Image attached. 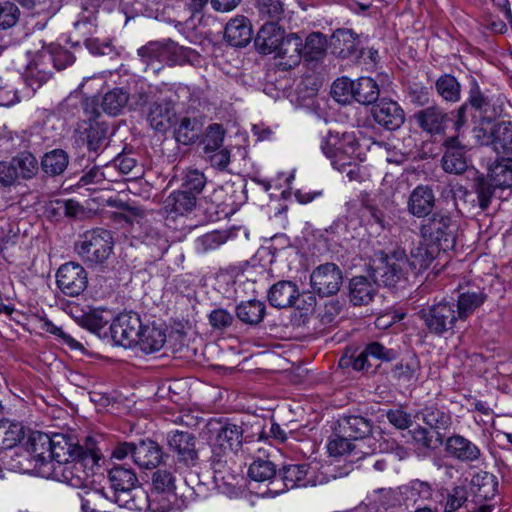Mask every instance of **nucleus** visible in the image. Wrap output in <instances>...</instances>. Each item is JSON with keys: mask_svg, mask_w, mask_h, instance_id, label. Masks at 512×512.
Masks as SVG:
<instances>
[{"mask_svg": "<svg viewBox=\"0 0 512 512\" xmlns=\"http://www.w3.org/2000/svg\"><path fill=\"white\" fill-rule=\"evenodd\" d=\"M224 130L219 124L210 125L203 138V149L205 153L215 151L223 147L224 142Z\"/></svg>", "mask_w": 512, "mask_h": 512, "instance_id": "nucleus-60", "label": "nucleus"}, {"mask_svg": "<svg viewBox=\"0 0 512 512\" xmlns=\"http://www.w3.org/2000/svg\"><path fill=\"white\" fill-rule=\"evenodd\" d=\"M420 371V360L412 354L396 363L391 370V375L401 383L412 384L418 381Z\"/></svg>", "mask_w": 512, "mask_h": 512, "instance_id": "nucleus-31", "label": "nucleus"}, {"mask_svg": "<svg viewBox=\"0 0 512 512\" xmlns=\"http://www.w3.org/2000/svg\"><path fill=\"white\" fill-rule=\"evenodd\" d=\"M434 203L435 197L432 189L420 185L412 191L408 201V209L413 215L424 217L431 213Z\"/></svg>", "mask_w": 512, "mask_h": 512, "instance_id": "nucleus-26", "label": "nucleus"}, {"mask_svg": "<svg viewBox=\"0 0 512 512\" xmlns=\"http://www.w3.org/2000/svg\"><path fill=\"white\" fill-rule=\"evenodd\" d=\"M342 432L354 440H361L371 435L373 424L370 419L360 415L345 416L340 421Z\"/></svg>", "mask_w": 512, "mask_h": 512, "instance_id": "nucleus-33", "label": "nucleus"}, {"mask_svg": "<svg viewBox=\"0 0 512 512\" xmlns=\"http://www.w3.org/2000/svg\"><path fill=\"white\" fill-rule=\"evenodd\" d=\"M330 47L337 56L347 58L355 54L357 50V37L351 30L338 29L331 37Z\"/></svg>", "mask_w": 512, "mask_h": 512, "instance_id": "nucleus-36", "label": "nucleus"}, {"mask_svg": "<svg viewBox=\"0 0 512 512\" xmlns=\"http://www.w3.org/2000/svg\"><path fill=\"white\" fill-rule=\"evenodd\" d=\"M370 145V139L363 137L358 130L329 131L322 140L321 150L336 170L344 172L346 166L364 160Z\"/></svg>", "mask_w": 512, "mask_h": 512, "instance_id": "nucleus-3", "label": "nucleus"}, {"mask_svg": "<svg viewBox=\"0 0 512 512\" xmlns=\"http://www.w3.org/2000/svg\"><path fill=\"white\" fill-rule=\"evenodd\" d=\"M69 163L68 155L60 149L46 153L42 159V168L45 173L59 175L64 172Z\"/></svg>", "mask_w": 512, "mask_h": 512, "instance_id": "nucleus-54", "label": "nucleus"}, {"mask_svg": "<svg viewBox=\"0 0 512 512\" xmlns=\"http://www.w3.org/2000/svg\"><path fill=\"white\" fill-rule=\"evenodd\" d=\"M162 448L157 442L146 439L135 443L133 462L143 469L156 468L162 460Z\"/></svg>", "mask_w": 512, "mask_h": 512, "instance_id": "nucleus-20", "label": "nucleus"}, {"mask_svg": "<svg viewBox=\"0 0 512 512\" xmlns=\"http://www.w3.org/2000/svg\"><path fill=\"white\" fill-rule=\"evenodd\" d=\"M138 55L147 67H151L153 72L159 71L162 67V65L155 66V62L173 65L181 64L184 61L192 62L197 57L190 48L178 46L173 42H150L138 49Z\"/></svg>", "mask_w": 512, "mask_h": 512, "instance_id": "nucleus-5", "label": "nucleus"}, {"mask_svg": "<svg viewBox=\"0 0 512 512\" xmlns=\"http://www.w3.org/2000/svg\"><path fill=\"white\" fill-rule=\"evenodd\" d=\"M136 346L146 354L158 352L166 342L165 330L155 325H143Z\"/></svg>", "mask_w": 512, "mask_h": 512, "instance_id": "nucleus-30", "label": "nucleus"}, {"mask_svg": "<svg viewBox=\"0 0 512 512\" xmlns=\"http://www.w3.org/2000/svg\"><path fill=\"white\" fill-rule=\"evenodd\" d=\"M211 442L236 452L242 444V429L235 424H223L215 430Z\"/></svg>", "mask_w": 512, "mask_h": 512, "instance_id": "nucleus-40", "label": "nucleus"}, {"mask_svg": "<svg viewBox=\"0 0 512 512\" xmlns=\"http://www.w3.org/2000/svg\"><path fill=\"white\" fill-rule=\"evenodd\" d=\"M142 321L136 312H124L119 314L110 325L111 337L115 344L125 348L136 346L142 331Z\"/></svg>", "mask_w": 512, "mask_h": 512, "instance_id": "nucleus-11", "label": "nucleus"}, {"mask_svg": "<svg viewBox=\"0 0 512 512\" xmlns=\"http://www.w3.org/2000/svg\"><path fill=\"white\" fill-rule=\"evenodd\" d=\"M415 117L419 126L430 134H440L445 130L447 115L439 108H427Z\"/></svg>", "mask_w": 512, "mask_h": 512, "instance_id": "nucleus-35", "label": "nucleus"}, {"mask_svg": "<svg viewBox=\"0 0 512 512\" xmlns=\"http://www.w3.org/2000/svg\"><path fill=\"white\" fill-rule=\"evenodd\" d=\"M444 451L447 456L465 464L479 463L482 460L481 448L461 434H452L444 439Z\"/></svg>", "mask_w": 512, "mask_h": 512, "instance_id": "nucleus-14", "label": "nucleus"}, {"mask_svg": "<svg viewBox=\"0 0 512 512\" xmlns=\"http://www.w3.org/2000/svg\"><path fill=\"white\" fill-rule=\"evenodd\" d=\"M24 438L23 425L8 419L0 420V450L15 447Z\"/></svg>", "mask_w": 512, "mask_h": 512, "instance_id": "nucleus-44", "label": "nucleus"}, {"mask_svg": "<svg viewBox=\"0 0 512 512\" xmlns=\"http://www.w3.org/2000/svg\"><path fill=\"white\" fill-rule=\"evenodd\" d=\"M497 486L496 477L486 471L475 473L470 481L471 492L479 501L493 498L497 492Z\"/></svg>", "mask_w": 512, "mask_h": 512, "instance_id": "nucleus-34", "label": "nucleus"}, {"mask_svg": "<svg viewBox=\"0 0 512 512\" xmlns=\"http://www.w3.org/2000/svg\"><path fill=\"white\" fill-rule=\"evenodd\" d=\"M422 415L423 422L433 429L436 432V435H438V432H441L442 430H448L452 424L451 415L434 406L426 407L423 410Z\"/></svg>", "mask_w": 512, "mask_h": 512, "instance_id": "nucleus-47", "label": "nucleus"}, {"mask_svg": "<svg viewBox=\"0 0 512 512\" xmlns=\"http://www.w3.org/2000/svg\"><path fill=\"white\" fill-rule=\"evenodd\" d=\"M343 275L334 263H325L316 267L310 275V284L320 297L336 294L342 285Z\"/></svg>", "mask_w": 512, "mask_h": 512, "instance_id": "nucleus-12", "label": "nucleus"}, {"mask_svg": "<svg viewBox=\"0 0 512 512\" xmlns=\"http://www.w3.org/2000/svg\"><path fill=\"white\" fill-rule=\"evenodd\" d=\"M481 145H492L500 153H512V124L510 122L492 123L485 121L474 130Z\"/></svg>", "mask_w": 512, "mask_h": 512, "instance_id": "nucleus-10", "label": "nucleus"}, {"mask_svg": "<svg viewBox=\"0 0 512 512\" xmlns=\"http://www.w3.org/2000/svg\"><path fill=\"white\" fill-rule=\"evenodd\" d=\"M225 37L232 46H246L252 38L249 20L244 16H238L230 20L225 28Z\"/></svg>", "mask_w": 512, "mask_h": 512, "instance_id": "nucleus-25", "label": "nucleus"}, {"mask_svg": "<svg viewBox=\"0 0 512 512\" xmlns=\"http://www.w3.org/2000/svg\"><path fill=\"white\" fill-rule=\"evenodd\" d=\"M376 285L370 282L365 276H355L351 279L349 285V296L351 302L357 305H367L374 297Z\"/></svg>", "mask_w": 512, "mask_h": 512, "instance_id": "nucleus-37", "label": "nucleus"}, {"mask_svg": "<svg viewBox=\"0 0 512 512\" xmlns=\"http://www.w3.org/2000/svg\"><path fill=\"white\" fill-rule=\"evenodd\" d=\"M366 355L382 362H390L397 358V351L389 349L379 342H371L365 347Z\"/></svg>", "mask_w": 512, "mask_h": 512, "instance_id": "nucleus-64", "label": "nucleus"}, {"mask_svg": "<svg viewBox=\"0 0 512 512\" xmlns=\"http://www.w3.org/2000/svg\"><path fill=\"white\" fill-rule=\"evenodd\" d=\"M265 314L266 306L259 300L244 301L236 307V315L238 319L249 325H257L262 322Z\"/></svg>", "mask_w": 512, "mask_h": 512, "instance_id": "nucleus-43", "label": "nucleus"}, {"mask_svg": "<svg viewBox=\"0 0 512 512\" xmlns=\"http://www.w3.org/2000/svg\"><path fill=\"white\" fill-rule=\"evenodd\" d=\"M78 138L85 142L90 150H97L105 139L106 126L96 119L81 121L75 130Z\"/></svg>", "mask_w": 512, "mask_h": 512, "instance_id": "nucleus-24", "label": "nucleus"}, {"mask_svg": "<svg viewBox=\"0 0 512 512\" xmlns=\"http://www.w3.org/2000/svg\"><path fill=\"white\" fill-rule=\"evenodd\" d=\"M202 124L196 118L183 117L175 128L177 142L184 145L193 143L201 132Z\"/></svg>", "mask_w": 512, "mask_h": 512, "instance_id": "nucleus-46", "label": "nucleus"}, {"mask_svg": "<svg viewBox=\"0 0 512 512\" xmlns=\"http://www.w3.org/2000/svg\"><path fill=\"white\" fill-rule=\"evenodd\" d=\"M196 204L197 197L195 195L178 191L171 193L165 199L163 209L169 220L176 221L179 216L191 212Z\"/></svg>", "mask_w": 512, "mask_h": 512, "instance_id": "nucleus-23", "label": "nucleus"}, {"mask_svg": "<svg viewBox=\"0 0 512 512\" xmlns=\"http://www.w3.org/2000/svg\"><path fill=\"white\" fill-rule=\"evenodd\" d=\"M167 443L177 460L187 467H193L198 461V452L195 449L196 439L193 434L183 431H172L167 435Z\"/></svg>", "mask_w": 512, "mask_h": 512, "instance_id": "nucleus-15", "label": "nucleus"}, {"mask_svg": "<svg viewBox=\"0 0 512 512\" xmlns=\"http://www.w3.org/2000/svg\"><path fill=\"white\" fill-rule=\"evenodd\" d=\"M327 49V40L324 35L314 32L308 35L304 47L302 48V57L307 61L319 60Z\"/></svg>", "mask_w": 512, "mask_h": 512, "instance_id": "nucleus-53", "label": "nucleus"}, {"mask_svg": "<svg viewBox=\"0 0 512 512\" xmlns=\"http://www.w3.org/2000/svg\"><path fill=\"white\" fill-rule=\"evenodd\" d=\"M101 458L100 451L92 446L83 448L70 442L60 433L52 435L48 462L38 464V475L75 488L85 486Z\"/></svg>", "mask_w": 512, "mask_h": 512, "instance_id": "nucleus-1", "label": "nucleus"}, {"mask_svg": "<svg viewBox=\"0 0 512 512\" xmlns=\"http://www.w3.org/2000/svg\"><path fill=\"white\" fill-rule=\"evenodd\" d=\"M56 209L62 211L66 216L77 221L87 219V211L74 200H57Z\"/></svg>", "mask_w": 512, "mask_h": 512, "instance_id": "nucleus-63", "label": "nucleus"}, {"mask_svg": "<svg viewBox=\"0 0 512 512\" xmlns=\"http://www.w3.org/2000/svg\"><path fill=\"white\" fill-rule=\"evenodd\" d=\"M427 330L436 336L454 333L456 323L460 320L451 302H440L419 311Z\"/></svg>", "mask_w": 512, "mask_h": 512, "instance_id": "nucleus-7", "label": "nucleus"}, {"mask_svg": "<svg viewBox=\"0 0 512 512\" xmlns=\"http://www.w3.org/2000/svg\"><path fill=\"white\" fill-rule=\"evenodd\" d=\"M37 171L36 158L31 153L24 152L9 160L0 161V183L11 186L20 179L32 178Z\"/></svg>", "mask_w": 512, "mask_h": 512, "instance_id": "nucleus-9", "label": "nucleus"}, {"mask_svg": "<svg viewBox=\"0 0 512 512\" xmlns=\"http://www.w3.org/2000/svg\"><path fill=\"white\" fill-rule=\"evenodd\" d=\"M439 253L435 247H431L422 240L411 249L407 267L415 271L426 270Z\"/></svg>", "mask_w": 512, "mask_h": 512, "instance_id": "nucleus-42", "label": "nucleus"}, {"mask_svg": "<svg viewBox=\"0 0 512 512\" xmlns=\"http://www.w3.org/2000/svg\"><path fill=\"white\" fill-rule=\"evenodd\" d=\"M58 288L67 296L80 295L88 285V275L84 267L75 262L60 266L56 274Z\"/></svg>", "mask_w": 512, "mask_h": 512, "instance_id": "nucleus-13", "label": "nucleus"}, {"mask_svg": "<svg viewBox=\"0 0 512 512\" xmlns=\"http://www.w3.org/2000/svg\"><path fill=\"white\" fill-rule=\"evenodd\" d=\"M487 295L481 290H467L458 295L456 313L460 321H465L486 300Z\"/></svg>", "mask_w": 512, "mask_h": 512, "instance_id": "nucleus-39", "label": "nucleus"}, {"mask_svg": "<svg viewBox=\"0 0 512 512\" xmlns=\"http://www.w3.org/2000/svg\"><path fill=\"white\" fill-rule=\"evenodd\" d=\"M449 226H421V236L425 244L435 247L437 252H445L455 246L456 238Z\"/></svg>", "mask_w": 512, "mask_h": 512, "instance_id": "nucleus-22", "label": "nucleus"}, {"mask_svg": "<svg viewBox=\"0 0 512 512\" xmlns=\"http://www.w3.org/2000/svg\"><path fill=\"white\" fill-rule=\"evenodd\" d=\"M354 81L348 77H341L334 81L331 87L332 97L339 103H349L354 99Z\"/></svg>", "mask_w": 512, "mask_h": 512, "instance_id": "nucleus-59", "label": "nucleus"}, {"mask_svg": "<svg viewBox=\"0 0 512 512\" xmlns=\"http://www.w3.org/2000/svg\"><path fill=\"white\" fill-rule=\"evenodd\" d=\"M160 94H163V98L159 96L158 100L163 101V103L156 102L151 107L148 121L154 130L165 132L171 127L172 119L175 115L172 105L173 92L170 87L165 85L164 88L160 90Z\"/></svg>", "mask_w": 512, "mask_h": 512, "instance_id": "nucleus-16", "label": "nucleus"}, {"mask_svg": "<svg viewBox=\"0 0 512 512\" xmlns=\"http://www.w3.org/2000/svg\"><path fill=\"white\" fill-rule=\"evenodd\" d=\"M153 490L160 494H174L176 490V477L168 468H159L152 474Z\"/></svg>", "mask_w": 512, "mask_h": 512, "instance_id": "nucleus-55", "label": "nucleus"}, {"mask_svg": "<svg viewBox=\"0 0 512 512\" xmlns=\"http://www.w3.org/2000/svg\"><path fill=\"white\" fill-rule=\"evenodd\" d=\"M115 504L113 496L105 488L85 492L81 497V512H110Z\"/></svg>", "mask_w": 512, "mask_h": 512, "instance_id": "nucleus-28", "label": "nucleus"}, {"mask_svg": "<svg viewBox=\"0 0 512 512\" xmlns=\"http://www.w3.org/2000/svg\"><path fill=\"white\" fill-rule=\"evenodd\" d=\"M300 293L294 282L282 280L275 283L269 290L268 300L276 308L297 307L303 309L299 302Z\"/></svg>", "mask_w": 512, "mask_h": 512, "instance_id": "nucleus-19", "label": "nucleus"}, {"mask_svg": "<svg viewBox=\"0 0 512 512\" xmlns=\"http://www.w3.org/2000/svg\"><path fill=\"white\" fill-rule=\"evenodd\" d=\"M436 89L439 95L450 102H456L460 99V85L455 77L444 75L436 82Z\"/></svg>", "mask_w": 512, "mask_h": 512, "instance_id": "nucleus-57", "label": "nucleus"}, {"mask_svg": "<svg viewBox=\"0 0 512 512\" xmlns=\"http://www.w3.org/2000/svg\"><path fill=\"white\" fill-rule=\"evenodd\" d=\"M205 186L204 174L197 170L188 171L182 183V192L190 195H197L203 190Z\"/></svg>", "mask_w": 512, "mask_h": 512, "instance_id": "nucleus-61", "label": "nucleus"}, {"mask_svg": "<svg viewBox=\"0 0 512 512\" xmlns=\"http://www.w3.org/2000/svg\"><path fill=\"white\" fill-rule=\"evenodd\" d=\"M111 206L116 207V211H113V220L121 223L126 222L128 224L139 223L143 219L144 211L137 206L123 203L117 200H109Z\"/></svg>", "mask_w": 512, "mask_h": 512, "instance_id": "nucleus-51", "label": "nucleus"}, {"mask_svg": "<svg viewBox=\"0 0 512 512\" xmlns=\"http://www.w3.org/2000/svg\"><path fill=\"white\" fill-rule=\"evenodd\" d=\"M446 152L442 158V167L448 173L460 174L465 171L467 162L464 157L463 147L457 138H451L445 142Z\"/></svg>", "mask_w": 512, "mask_h": 512, "instance_id": "nucleus-27", "label": "nucleus"}, {"mask_svg": "<svg viewBox=\"0 0 512 512\" xmlns=\"http://www.w3.org/2000/svg\"><path fill=\"white\" fill-rule=\"evenodd\" d=\"M52 436L43 432H33L29 436L28 451H30L34 461V469L38 473V464L48 462L50 455Z\"/></svg>", "mask_w": 512, "mask_h": 512, "instance_id": "nucleus-41", "label": "nucleus"}, {"mask_svg": "<svg viewBox=\"0 0 512 512\" xmlns=\"http://www.w3.org/2000/svg\"><path fill=\"white\" fill-rule=\"evenodd\" d=\"M354 100L360 104L368 105L379 97V87L370 77H360L354 80Z\"/></svg>", "mask_w": 512, "mask_h": 512, "instance_id": "nucleus-45", "label": "nucleus"}, {"mask_svg": "<svg viewBox=\"0 0 512 512\" xmlns=\"http://www.w3.org/2000/svg\"><path fill=\"white\" fill-rule=\"evenodd\" d=\"M276 58H281L285 68H291L299 63L302 58V40L296 34H289L274 53Z\"/></svg>", "mask_w": 512, "mask_h": 512, "instance_id": "nucleus-32", "label": "nucleus"}, {"mask_svg": "<svg viewBox=\"0 0 512 512\" xmlns=\"http://www.w3.org/2000/svg\"><path fill=\"white\" fill-rule=\"evenodd\" d=\"M492 185L499 188L512 186V162L498 163L490 169L489 173Z\"/></svg>", "mask_w": 512, "mask_h": 512, "instance_id": "nucleus-58", "label": "nucleus"}, {"mask_svg": "<svg viewBox=\"0 0 512 512\" xmlns=\"http://www.w3.org/2000/svg\"><path fill=\"white\" fill-rule=\"evenodd\" d=\"M408 259L403 249H395L389 254L380 252L374 260L371 277L377 286L395 287L405 279Z\"/></svg>", "mask_w": 512, "mask_h": 512, "instance_id": "nucleus-6", "label": "nucleus"}, {"mask_svg": "<svg viewBox=\"0 0 512 512\" xmlns=\"http://www.w3.org/2000/svg\"><path fill=\"white\" fill-rule=\"evenodd\" d=\"M294 178V172L291 171L289 173H279L276 179L273 180V183L260 179L258 177H253L252 181L259 184L266 192H268L272 188H274L275 190H279L280 196L283 199H288L291 195V185Z\"/></svg>", "mask_w": 512, "mask_h": 512, "instance_id": "nucleus-52", "label": "nucleus"}, {"mask_svg": "<svg viewBox=\"0 0 512 512\" xmlns=\"http://www.w3.org/2000/svg\"><path fill=\"white\" fill-rule=\"evenodd\" d=\"M114 239L110 231L95 227L86 231L75 244V250L91 267H103L113 253Z\"/></svg>", "mask_w": 512, "mask_h": 512, "instance_id": "nucleus-4", "label": "nucleus"}, {"mask_svg": "<svg viewBox=\"0 0 512 512\" xmlns=\"http://www.w3.org/2000/svg\"><path fill=\"white\" fill-rule=\"evenodd\" d=\"M128 100L127 92L120 88H115L104 95L101 106L105 113L116 116L127 107Z\"/></svg>", "mask_w": 512, "mask_h": 512, "instance_id": "nucleus-48", "label": "nucleus"}, {"mask_svg": "<svg viewBox=\"0 0 512 512\" xmlns=\"http://www.w3.org/2000/svg\"><path fill=\"white\" fill-rule=\"evenodd\" d=\"M43 57H48L57 69H63L74 62L73 55L58 46L52 45L49 49L42 51Z\"/></svg>", "mask_w": 512, "mask_h": 512, "instance_id": "nucleus-62", "label": "nucleus"}, {"mask_svg": "<svg viewBox=\"0 0 512 512\" xmlns=\"http://www.w3.org/2000/svg\"><path fill=\"white\" fill-rule=\"evenodd\" d=\"M410 434L413 444L426 450H435L444 443V436L441 432L434 437L430 430L419 425L410 430Z\"/></svg>", "mask_w": 512, "mask_h": 512, "instance_id": "nucleus-49", "label": "nucleus"}, {"mask_svg": "<svg viewBox=\"0 0 512 512\" xmlns=\"http://www.w3.org/2000/svg\"><path fill=\"white\" fill-rule=\"evenodd\" d=\"M211 452L212 455L210 457L211 466L214 471L215 480L227 481L230 476L231 468L228 463L232 460L234 455V451L228 450L227 448L217 445L211 442Z\"/></svg>", "mask_w": 512, "mask_h": 512, "instance_id": "nucleus-38", "label": "nucleus"}, {"mask_svg": "<svg viewBox=\"0 0 512 512\" xmlns=\"http://www.w3.org/2000/svg\"><path fill=\"white\" fill-rule=\"evenodd\" d=\"M435 491L429 482L419 479L411 480L408 484L401 487V494L406 505L422 504L425 501H432Z\"/></svg>", "mask_w": 512, "mask_h": 512, "instance_id": "nucleus-29", "label": "nucleus"}, {"mask_svg": "<svg viewBox=\"0 0 512 512\" xmlns=\"http://www.w3.org/2000/svg\"><path fill=\"white\" fill-rule=\"evenodd\" d=\"M109 493L115 504L132 512H165L167 506L159 507L148 493L138 485V478L130 468L115 466L108 471Z\"/></svg>", "mask_w": 512, "mask_h": 512, "instance_id": "nucleus-2", "label": "nucleus"}, {"mask_svg": "<svg viewBox=\"0 0 512 512\" xmlns=\"http://www.w3.org/2000/svg\"><path fill=\"white\" fill-rule=\"evenodd\" d=\"M372 115L379 125L389 130L398 129L405 120L404 111L399 104L387 99H382L372 108Z\"/></svg>", "mask_w": 512, "mask_h": 512, "instance_id": "nucleus-18", "label": "nucleus"}, {"mask_svg": "<svg viewBox=\"0 0 512 512\" xmlns=\"http://www.w3.org/2000/svg\"><path fill=\"white\" fill-rule=\"evenodd\" d=\"M260 444L253 447L256 453L253 456V462L249 465L248 476L255 482L267 483L266 490H269L271 482L278 478V474L275 464L268 459L269 454Z\"/></svg>", "mask_w": 512, "mask_h": 512, "instance_id": "nucleus-17", "label": "nucleus"}, {"mask_svg": "<svg viewBox=\"0 0 512 512\" xmlns=\"http://www.w3.org/2000/svg\"><path fill=\"white\" fill-rule=\"evenodd\" d=\"M310 465L289 464L284 465L278 474V478L271 482L269 490H265L262 496L276 497L289 489L314 485L308 478Z\"/></svg>", "mask_w": 512, "mask_h": 512, "instance_id": "nucleus-8", "label": "nucleus"}, {"mask_svg": "<svg viewBox=\"0 0 512 512\" xmlns=\"http://www.w3.org/2000/svg\"><path fill=\"white\" fill-rule=\"evenodd\" d=\"M357 448V445L353 444L347 436H336L330 440L327 445L328 452L331 456L337 457L348 455L351 457V461L354 459H360V456H357Z\"/></svg>", "mask_w": 512, "mask_h": 512, "instance_id": "nucleus-56", "label": "nucleus"}, {"mask_svg": "<svg viewBox=\"0 0 512 512\" xmlns=\"http://www.w3.org/2000/svg\"><path fill=\"white\" fill-rule=\"evenodd\" d=\"M386 220L382 210L373 206H363L358 202H352L351 221H359L362 224H380Z\"/></svg>", "mask_w": 512, "mask_h": 512, "instance_id": "nucleus-50", "label": "nucleus"}, {"mask_svg": "<svg viewBox=\"0 0 512 512\" xmlns=\"http://www.w3.org/2000/svg\"><path fill=\"white\" fill-rule=\"evenodd\" d=\"M285 38L283 29L274 22H268L259 30L255 45L262 54H274Z\"/></svg>", "mask_w": 512, "mask_h": 512, "instance_id": "nucleus-21", "label": "nucleus"}]
</instances>
